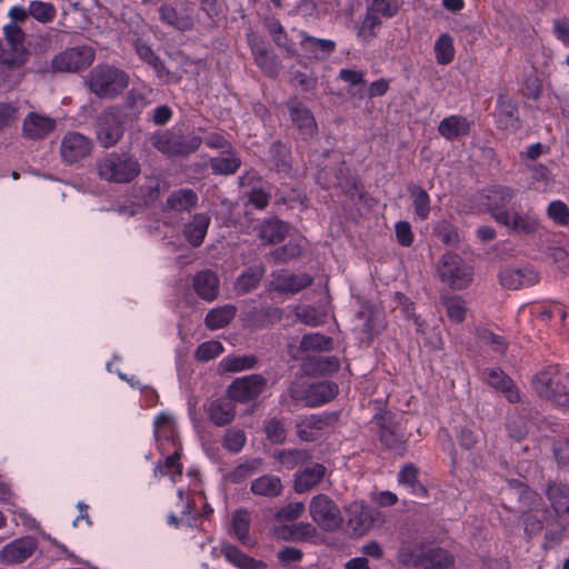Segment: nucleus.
Here are the masks:
<instances>
[{"mask_svg":"<svg viewBox=\"0 0 569 569\" xmlns=\"http://www.w3.org/2000/svg\"><path fill=\"white\" fill-rule=\"evenodd\" d=\"M3 37L8 48L0 52V83L14 86L20 82L21 69L30 57L26 47L27 34L21 26L6 24Z\"/></svg>","mask_w":569,"mask_h":569,"instance_id":"nucleus-1","label":"nucleus"},{"mask_svg":"<svg viewBox=\"0 0 569 569\" xmlns=\"http://www.w3.org/2000/svg\"><path fill=\"white\" fill-rule=\"evenodd\" d=\"M531 385L540 398L569 408V372L561 370L558 365L541 369L532 377Z\"/></svg>","mask_w":569,"mask_h":569,"instance_id":"nucleus-2","label":"nucleus"},{"mask_svg":"<svg viewBox=\"0 0 569 569\" xmlns=\"http://www.w3.org/2000/svg\"><path fill=\"white\" fill-rule=\"evenodd\" d=\"M397 560L416 569H451L453 565L452 556L442 548H426L408 542L399 547Z\"/></svg>","mask_w":569,"mask_h":569,"instance_id":"nucleus-3","label":"nucleus"},{"mask_svg":"<svg viewBox=\"0 0 569 569\" xmlns=\"http://www.w3.org/2000/svg\"><path fill=\"white\" fill-rule=\"evenodd\" d=\"M100 179L112 183H130L141 172L138 158L129 152H110L97 162Z\"/></svg>","mask_w":569,"mask_h":569,"instance_id":"nucleus-4","label":"nucleus"},{"mask_svg":"<svg viewBox=\"0 0 569 569\" xmlns=\"http://www.w3.org/2000/svg\"><path fill=\"white\" fill-rule=\"evenodd\" d=\"M88 89L100 99H113L129 84V76L116 67L96 66L86 78Z\"/></svg>","mask_w":569,"mask_h":569,"instance_id":"nucleus-5","label":"nucleus"},{"mask_svg":"<svg viewBox=\"0 0 569 569\" xmlns=\"http://www.w3.org/2000/svg\"><path fill=\"white\" fill-rule=\"evenodd\" d=\"M127 114L120 106H110L98 114L94 130L101 147L111 148L122 139Z\"/></svg>","mask_w":569,"mask_h":569,"instance_id":"nucleus-6","label":"nucleus"},{"mask_svg":"<svg viewBox=\"0 0 569 569\" xmlns=\"http://www.w3.org/2000/svg\"><path fill=\"white\" fill-rule=\"evenodd\" d=\"M151 146L169 156H188L198 150L201 138L196 134H181L171 130L157 131L150 137Z\"/></svg>","mask_w":569,"mask_h":569,"instance_id":"nucleus-7","label":"nucleus"},{"mask_svg":"<svg viewBox=\"0 0 569 569\" xmlns=\"http://www.w3.org/2000/svg\"><path fill=\"white\" fill-rule=\"evenodd\" d=\"M438 274L453 290H462L472 281V267L455 252H446L438 262Z\"/></svg>","mask_w":569,"mask_h":569,"instance_id":"nucleus-8","label":"nucleus"},{"mask_svg":"<svg viewBox=\"0 0 569 569\" xmlns=\"http://www.w3.org/2000/svg\"><path fill=\"white\" fill-rule=\"evenodd\" d=\"M309 513L312 520L325 531L332 532L343 522L341 511L337 503L327 495L315 496L309 503Z\"/></svg>","mask_w":569,"mask_h":569,"instance_id":"nucleus-9","label":"nucleus"},{"mask_svg":"<svg viewBox=\"0 0 569 569\" xmlns=\"http://www.w3.org/2000/svg\"><path fill=\"white\" fill-rule=\"evenodd\" d=\"M94 60L91 47H73L58 53L51 60V68L58 72H77L87 69Z\"/></svg>","mask_w":569,"mask_h":569,"instance_id":"nucleus-10","label":"nucleus"},{"mask_svg":"<svg viewBox=\"0 0 569 569\" xmlns=\"http://www.w3.org/2000/svg\"><path fill=\"white\" fill-rule=\"evenodd\" d=\"M266 387L267 379L262 375H249L233 380L228 387V395L236 402L247 403L257 399Z\"/></svg>","mask_w":569,"mask_h":569,"instance_id":"nucleus-11","label":"nucleus"},{"mask_svg":"<svg viewBox=\"0 0 569 569\" xmlns=\"http://www.w3.org/2000/svg\"><path fill=\"white\" fill-rule=\"evenodd\" d=\"M91 151L92 141L80 132H67L60 143V157L67 164H73L87 158Z\"/></svg>","mask_w":569,"mask_h":569,"instance_id":"nucleus-12","label":"nucleus"},{"mask_svg":"<svg viewBox=\"0 0 569 569\" xmlns=\"http://www.w3.org/2000/svg\"><path fill=\"white\" fill-rule=\"evenodd\" d=\"M286 107L300 137L303 140L312 139L318 133V126L311 110L297 98L287 101Z\"/></svg>","mask_w":569,"mask_h":569,"instance_id":"nucleus-13","label":"nucleus"},{"mask_svg":"<svg viewBox=\"0 0 569 569\" xmlns=\"http://www.w3.org/2000/svg\"><path fill=\"white\" fill-rule=\"evenodd\" d=\"M336 178H329V171L327 169H320L317 173V181L323 189H330L333 187L340 188L348 197H356L362 190L359 180L350 174L349 168L342 166L337 171Z\"/></svg>","mask_w":569,"mask_h":569,"instance_id":"nucleus-14","label":"nucleus"},{"mask_svg":"<svg viewBox=\"0 0 569 569\" xmlns=\"http://www.w3.org/2000/svg\"><path fill=\"white\" fill-rule=\"evenodd\" d=\"M498 278L501 287L508 290H519L523 287L533 286L539 281L538 273L529 267H503L500 269Z\"/></svg>","mask_w":569,"mask_h":569,"instance_id":"nucleus-15","label":"nucleus"},{"mask_svg":"<svg viewBox=\"0 0 569 569\" xmlns=\"http://www.w3.org/2000/svg\"><path fill=\"white\" fill-rule=\"evenodd\" d=\"M498 223L516 233L532 234L538 230V219L530 212L512 208L508 213L498 216Z\"/></svg>","mask_w":569,"mask_h":569,"instance_id":"nucleus-16","label":"nucleus"},{"mask_svg":"<svg viewBox=\"0 0 569 569\" xmlns=\"http://www.w3.org/2000/svg\"><path fill=\"white\" fill-rule=\"evenodd\" d=\"M234 399L229 395L210 400L204 405V410L210 421L217 427H224L231 423L236 417Z\"/></svg>","mask_w":569,"mask_h":569,"instance_id":"nucleus-17","label":"nucleus"},{"mask_svg":"<svg viewBox=\"0 0 569 569\" xmlns=\"http://www.w3.org/2000/svg\"><path fill=\"white\" fill-rule=\"evenodd\" d=\"M516 194L517 191L508 186H492L487 190L486 206L496 222H498V216H500V213H508L510 211L508 206Z\"/></svg>","mask_w":569,"mask_h":569,"instance_id":"nucleus-18","label":"nucleus"},{"mask_svg":"<svg viewBox=\"0 0 569 569\" xmlns=\"http://www.w3.org/2000/svg\"><path fill=\"white\" fill-rule=\"evenodd\" d=\"M348 527L355 536L361 537L373 526L375 517L369 507L362 502L355 501L346 510Z\"/></svg>","mask_w":569,"mask_h":569,"instance_id":"nucleus-19","label":"nucleus"},{"mask_svg":"<svg viewBox=\"0 0 569 569\" xmlns=\"http://www.w3.org/2000/svg\"><path fill=\"white\" fill-rule=\"evenodd\" d=\"M37 541L32 537H22L6 545L0 551V559L6 563H20L33 555Z\"/></svg>","mask_w":569,"mask_h":569,"instance_id":"nucleus-20","label":"nucleus"},{"mask_svg":"<svg viewBox=\"0 0 569 569\" xmlns=\"http://www.w3.org/2000/svg\"><path fill=\"white\" fill-rule=\"evenodd\" d=\"M485 381L496 390L502 392L507 400L516 403L520 400L519 391L513 381L499 368H486L482 371Z\"/></svg>","mask_w":569,"mask_h":569,"instance_id":"nucleus-21","label":"nucleus"},{"mask_svg":"<svg viewBox=\"0 0 569 569\" xmlns=\"http://www.w3.org/2000/svg\"><path fill=\"white\" fill-rule=\"evenodd\" d=\"M53 118L30 112L23 120V134L32 140H40L48 137L56 129Z\"/></svg>","mask_w":569,"mask_h":569,"instance_id":"nucleus-22","label":"nucleus"},{"mask_svg":"<svg viewBox=\"0 0 569 569\" xmlns=\"http://www.w3.org/2000/svg\"><path fill=\"white\" fill-rule=\"evenodd\" d=\"M377 425L380 427V441L389 449L397 452L405 450L403 435L398 425L391 422V417L380 415L375 417Z\"/></svg>","mask_w":569,"mask_h":569,"instance_id":"nucleus-23","label":"nucleus"},{"mask_svg":"<svg viewBox=\"0 0 569 569\" xmlns=\"http://www.w3.org/2000/svg\"><path fill=\"white\" fill-rule=\"evenodd\" d=\"M290 229L291 226L288 222L282 221L278 217H271L260 223L258 236L267 244H277L286 239Z\"/></svg>","mask_w":569,"mask_h":569,"instance_id":"nucleus-24","label":"nucleus"},{"mask_svg":"<svg viewBox=\"0 0 569 569\" xmlns=\"http://www.w3.org/2000/svg\"><path fill=\"white\" fill-rule=\"evenodd\" d=\"M198 194L189 188H181L172 191L164 204V212H191L198 204Z\"/></svg>","mask_w":569,"mask_h":569,"instance_id":"nucleus-25","label":"nucleus"},{"mask_svg":"<svg viewBox=\"0 0 569 569\" xmlns=\"http://www.w3.org/2000/svg\"><path fill=\"white\" fill-rule=\"evenodd\" d=\"M543 491L558 516L569 515V486L567 483L549 480Z\"/></svg>","mask_w":569,"mask_h":569,"instance_id":"nucleus-26","label":"nucleus"},{"mask_svg":"<svg viewBox=\"0 0 569 569\" xmlns=\"http://www.w3.org/2000/svg\"><path fill=\"white\" fill-rule=\"evenodd\" d=\"M471 130V122L463 116L453 114L442 119L438 126V132L448 141H455L460 137L468 136Z\"/></svg>","mask_w":569,"mask_h":569,"instance_id":"nucleus-27","label":"nucleus"},{"mask_svg":"<svg viewBox=\"0 0 569 569\" xmlns=\"http://www.w3.org/2000/svg\"><path fill=\"white\" fill-rule=\"evenodd\" d=\"M313 279L308 273L301 274H274L271 283L274 291L279 293L295 295L311 286Z\"/></svg>","mask_w":569,"mask_h":569,"instance_id":"nucleus-28","label":"nucleus"},{"mask_svg":"<svg viewBox=\"0 0 569 569\" xmlns=\"http://www.w3.org/2000/svg\"><path fill=\"white\" fill-rule=\"evenodd\" d=\"M326 471V467L321 463H313L300 470L295 478V491L298 493L310 491L322 481Z\"/></svg>","mask_w":569,"mask_h":569,"instance_id":"nucleus-29","label":"nucleus"},{"mask_svg":"<svg viewBox=\"0 0 569 569\" xmlns=\"http://www.w3.org/2000/svg\"><path fill=\"white\" fill-rule=\"evenodd\" d=\"M193 289L201 299L212 301L218 296L219 278L211 270L199 271L193 277Z\"/></svg>","mask_w":569,"mask_h":569,"instance_id":"nucleus-30","label":"nucleus"},{"mask_svg":"<svg viewBox=\"0 0 569 569\" xmlns=\"http://www.w3.org/2000/svg\"><path fill=\"white\" fill-rule=\"evenodd\" d=\"M210 226V217L207 213H196L192 216L183 228V234L188 242L197 248L200 247L204 240Z\"/></svg>","mask_w":569,"mask_h":569,"instance_id":"nucleus-31","label":"nucleus"},{"mask_svg":"<svg viewBox=\"0 0 569 569\" xmlns=\"http://www.w3.org/2000/svg\"><path fill=\"white\" fill-rule=\"evenodd\" d=\"M340 362L337 357L308 356L302 359V369L307 375H327L338 371Z\"/></svg>","mask_w":569,"mask_h":569,"instance_id":"nucleus-32","label":"nucleus"},{"mask_svg":"<svg viewBox=\"0 0 569 569\" xmlns=\"http://www.w3.org/2000/svg\"><path fill=\"white\" fill-rule=\"evenodd\" d=\"M270 169L282 176H289L292 169L291 151L281 141H274L269 149Z\"/></svg>","mask_w":569,"mask_h":569,"instance_id":"nucleus-33","label":"nucleus"},{"mask_svg":"<svg viewBox=\"0 0 569 569\" xmlns=\"http://www.w3.org/2000/svg\"><path fill=\"white\" fill-rule=\"evenodd\" d=\"M327 425H328V417L318 416V415H311V416L305 417L296 426L297 436L303 441H308V442L316 441L320 436V431Z\"/></svg>","mask_w":569,"mask_h":569,"instance_id":"nucleus-34","label":"nucleus"},{"mask_svg":"<svg viewBox=\"0 0 569 569\" xmlns=\"http://www.w3.org/2000/svg\"><path fill=\"white\" fill-rule=\"evenodd\" d=\"M279 535L284 540L297 542H315L318 537L317 528L310 522H299L291 526H284Z\"/></svg>","mask_w":569,"mask_h":569,"instance_id":"nucleus-35","label":"nucleus"},{"mask_svg":"<svg viewBox=\"0 0 569 569\" xmlns=\"http://www.w3.org/2000/svg\"><path fill=\"white\" fill-rule=\"evenodd\" d=\"M266 273L263 264H253L248 267L236 280L234 289L240 295H246L254 290Z\"/></svg>","mask_w":569,"mask_h":569,"instance_id":"nucleus-36","label":"nucleus"},{"mask_svg":"<svg viewBox=\"0 0 569 569\" xmlns=\"http://www.w3.org/2000/svg\"><path fill=\"white\" fill-rule=\"evenodd\" d=\"M250 489L257 496L276 498L281 495L283 486L279 477L263 475L251 482Z\"/></svg>","mask_w":569,"mask_h":569,"instance_id":"nucleus-37","label":"nucleus"},{"mask_svg":"<svg viewBox=\"0 0 569 569\" xmlns=\"http://www.w3.org/2000/svg\"><path fill=\"white\" fill-rule=\"evenodd\" d=\"M357 316L359 319L365 320L362 330L370 339L378 336L385 329L381 313L371 305H363Z\"/></svg>","mask_w":569,"mask_h":569,"instance_id":"nucleus-38","label":"nucleus"},{"mask_svg":"<svg viewBox=\"0 0 569 569\" xmlns=\"http://www.w3.org/2000/svg\"><path fill=\"white\" fill-rule=\"evenodd\" d=\"M210 169L216 174H233L241 166L240 158L233 151L221 152L220 156L211 158Z\"/></svg>","mask_w":569,"mask_h":569,"instance_id":"nucleus-39","label":"nucleus"},{"mask_svg":"<svg viewBox=\"0 0 569 569\" xmlns=\"http://www.w3.org/2000/svg\"><path fill=\"white\" fill-rule=\"evenodd\" d=\"M407 190L412 199L415 214L421 221L427 220L431 209L428 192L422 187L413 183L408 184Z\"/></svg>","mask_w":569,"mask_h":569,"instance_id":"nucleus-40","label":"nucleus"},{"mask_svg":"<svg viewBox=\"0 0 569 569\" xmlns=\"http://www.w3.org/2000/svg\"><path fill=\"white\" fill-rule=\"evenodd\" d=\"M497 121L500 128L517 130L519 128L518 109L515 104L507 102L500 97L496 111Z\"/></svg>","mask_w":569,"mask_h":569,"instance_id":"nucleus-41","label":"nucleus"},{"mask_svg":"<svg viewBox=\"0 0 569 569\" xmlns=\"http://www.w3.org/2000/svg\"><path fill=\"white\" fill-rule=\"evenodd\" d=\"M236 313L237 308L232 305L214 308L207 313L204 323L210 330H217L228 326L236 317Z\"/></svg>","mask_w":569,"mask_h":569,"instance_id":"nucleus-42","label":"nucleus"},{"mask_svg":"<svg viewBox=\"0 0 569 569\" xmlns=\"http://www.w3.org/2000/svg\"><path fill=\"white\" fill-rule=\"evenodd\" d=\"M333 347L331 337L319 332L307 333L301 338L297 352H323L330 351Z\"/></svg>","mask_w":569,"mask_h":569,"instance_id":"nucleus-43","label":"nucleus"},{"mask_svg":"<svg viewBox=\"0 0 569 569\" xmlns=\"http://www.w3.org/2000/svg\"><path fill=\"white\" fill-rule=\"evenodd\" d=\"M31 18L39 24L52 23L58 14L57 7L49 1L32 0L29 3Z\"/></svg>","mask_w":569,"mask_h":569,"instance_id":"nucleus-44","label":"nucleus"},{"mask_svg":"<svg viewBox=\"0 0 569 569\" xmlns=\"http://www.w3.org/2000/svg\"><path fill=\"white\" fill-rule=\"evenodd\" d=\"M338 387L333 382H322L309 387L308 407L323 405L337 395Z\"/></svg>","mask_w":569,"mask_h":569,"instance_id":"nucleus-45","label":"nucleus"},{"mask_svg":"<svg viewBox=\"0 0 569 569\" xmlns=\"http://www.w3.org/2000/svg\"><path fill=\"white\" fill-rule=\"evenodd\" d=\"M303 239H292L286 244L276 248L271 251V258L278 263H284L289 260L298 259L303 252Z\"/></svg>","mask_w":569,"mask_h":569,"instance_id":"nucleus-46","label":"nucleus"},{"mask_svg":"<svg viewBox=\"0 0 569 569\" xmlns=\"http://www.w3.org/2000/svg\"><path fill=\"white\" fill-rule=\"evenodd\" d=\"M381 26V18L366 10L363 19L357 27V37L365 42H369L377 37V29Z\"/></svg>","mask_w":569,"mask_h":569,"instance_id":"nucleus-47","label":"nucleus"},{"mask_svg":"<svg viewBox=\"0 0 569 569\" xmlns=\"http://www.w3.org/2000/svg\"><path fill=\"white\" fill-rule=\"evenodd\" d=\"M267 30L272 38V41L281 49H283L287 53L295 56L296 50L293 43L289 40L287 32L282 24L276 20L271 19L267 22Z\"/></svg>","mask_w":569,"mask_h":569,"instance_id":"nucleus-48","label":"nucleus"},{"mask_svg":"<svg viewBox=\"0 0 569 569\" xmlns=\"http://www.w3.org/2000/svg\"><path fill=\"white\" fill-rule=\"evenodd\" d=\"M366 10L379 16L380 18L390 19L397 16L400 10L399 0H365Z\"/></svg>","mask_w":569,"mask_h":569,"instance_id":"nucleus-49","label":"nucleus"},{"mask_svg":"<svg viewBox=\"0 0 569 569\" xmlns=\"http://www.w3.org/2000/svg\"><path fill=\"white\" fill-rule=\"evenodd\" d=\"M436 60L439 64H449L455 58L453 39L449 33H442L435 42Z\"/></svg>","mask_w":569,"mask_h":569,"instance_id":"nucleus-50","label":"nucleus"},{"mask_svg":"<svg viewBox=\"0 0 569 569\" xmlns=\"http://www.w3.org/2000/svg\"><path fill=\"white\" fill-rule=\"evenodd\" d=\"M159 13L162 22L172 26L179 30H189L193 26V22L189 17H180L177 10L171 6H161L159 9Z\"/></svg>","mask_w":569,"mask_h":569,"instance_id":"nucleus-51","label":"nucleus"},{"mask_svg":"<svg viewBox=\"0 0 569 569\" xmlns=\"http://www.w3.org/2000/svg\"><path fill=\"white\" fill-rule=\"evenodd\" d=\"M295 315L301 323L309 327H319L323 325L327 317L325 311H320L311 306L298 307Z\"/></svg>","mask_w":569,"mask_h":569,"instance_id":"nucleus-52","label":"nucleus"},{"mask_svg":"<svg viewBox=\"0 0 569 569\" xmlns=\"http://www.w3.org/2000/svg\"><path fill=\"white\" fill-rule=\"evenodd\" d=\"M418 468L413 465H406L399 472V483L408 487L413 493H426L425 487L418 480Z\"/></svg>","mask_w":569,"mask_h":569,"instance_id":"nucleus-53","label":"nucleus"},{"mask_svg":"<svg viewBox=\"0 0 569 569\" xmlns=\"http://www.w3.org/2000/svg\"><path fill=\"white\" fill-rule=\"evenodd\" d=\"M442 305L447 316L455 322H462L466 317L465 301L458 296H443Z\"/></svg>","mask_w":569,"mask_h":569,"instance_id":"nucleus-54","label":"nucleus"},{"mask_svg":"<svg viewBox=\"0 0 569 569\" xmlns=\"http://www.w3.org/2000/svg\"><path fill=\"white\" fill-rule=\"evenodd\" d=\"M276 457L281 466L292 469L303 463L309 458V455L306 450L290 449L279 451Z\"/></svg>","mask_w":569,"mask_h":569,"instance_id":"nucleus-55","label":"nucleus"},{"mask_svg":"<svg viewBox=\"0 0 569 569\" xmlns=\"http://www.w3.org/2000/svg\"><path fill=\"white\" fill-rule=\"evenodd\" d=\"M180 450L181 448H178L174 450L172 455H169L163 463H159L154 468V475L156 476H166L170 473H174L178 476L182 475V465L179 462L180 460Z\"/></svg>","mask_w":569,"mask_h":569,"instance_id":"nucleus-56","label":"nucleus"},{"mask_svg":"<svg viewBox=\"0 0 569 569\" xmlns=\"http://www.w3.org/2000/svg\"><path fill=\"white\" fill-rule=\"evenodd\" d=\"M222 553L229 562L241 569H250L253 565V559L234 546H224L222 548Z\"/></svg>","mask_w":569,"mask_h":569,"instance_id":"nucleus-57","label":"nucleus"},{"mask_svg":"<svg viewBox=\"0 0 569 569\" xmlns=\"http://www.w3.org/2000/svg\"><path fill=\"white\" fill-rule=\"evenodd\" d=\"M246 435L240 429H228L223 437V447L232 452L238 453L246 445Z\"/></svg>","mask_w":569,"mask_h":569,"instance_id":"nucleus-58","label":"nucleus"},{"mask_svg":"<svg viewBox=\"0 0 569 569\" xmlns=\"http://www.w3.org/2000/svg\"><path fill=\"white\" fill-rule=\"evenodd\" d=\"M457 439L461 448L466 450H473L478 448V445L481 443L483 437L481 431L465 427L460 429Z\"/></svg>","mask_w":569,"mask_h":569,"instance_id":"nucleus-59","label":"nucleus"},{"mask_svg":"<svg viewBox=\"0 0 569 569\" xmlns=\"http://www.w3.org/2000/svg\"><path fill=\"white\" fill-rule=\"evenodd\" d=\"M223 351V346L219 341L210 340L198 346L194 357L199 361H209L217 358Z\"/></svg>","mask_w":569,"mask_h":569,"instance_id":"nucleus-60","label":"nucleus"},{"mask_svg":"<svg viewBox=\"0 0 569 569\" xmlns=\"http://www.w3.org/2000/svg\"><path fill=\"white\" fill-rule=\"evenodd\" d=\"M264 432L268 440L277 445L284 442L287 437L283 423L277 418H271L266 421Z\"/></svg>","mask_w":569,"mask_h":569,"instance_id":"nucleus-61","label":"nucleus"},{"mask_svg":"<svg viewBox=\"0 0 569 569\" xmlns=\"http://www.w3.org/2000/svg\"><path fill=\"white\" fill-rule=\"evenodd\" d=\"M244 196L248 198V202L259 210L266 209L271 199V194L266 190L264 184L253 190L244 191Z\"/></svg>","mask_w":569,"mask_h":569,"instance_id":"nucleus-62","label":"nucleus"},{"mask_svg":"<svg viewBox=\"0 0 569 569\" xmlns=\"http://www.w3.org/2000/svg\"><path fill=\"white\" fill-rule=\"evenodd\" d=\"M305 509L303 502H291L279 509L276 512L274 518L279 522L293 521L303 513Z\"/></svg>","mask_w":569,"mask_h":569,"instance_id":"nucleus-63","label":"nucleus"},{"mask_svg":"<svg viewBox=\"0 0 569 569\" xmlns=\"http://www.w3.org/2000/svg\"><path fill=\"white\" fill-rule=\"evenodd\" d=\"M548 216L558 224L566 226L569 223V208L561 201H552L548 206Z\"/></svg>","mask_w":569,"mask_h":569,"instance_id":"nucleus-64","label":"nucleus"}]
</instances>
